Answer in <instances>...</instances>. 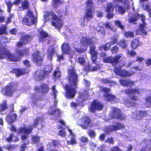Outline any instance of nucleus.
I'll return each instance as SVG.
<instances>
[{
    "label": "nucleus",
    "instance_id": "obj_51",
    "mask_svg": "<svg viewBox=\"0 0 151 151\" xmlns=\"http://www.w3.org/2000/svg\"><path fill=\"white\" fill-rule=\"evenodd\" d=\"M111 45H110V42H107L104 45L102 46L101 47V48H103L104 50L106 51L108 50L109 49Z\"/></svg>",
    "mask_w": 151,
    "mask_h": 151
},
{
    "label": "nucleus",
    "instance_id": "obj_11",
    "mask_svg": "<svg viewBox=\"0 0 151 151\" xmlns=\"http://www.w3.org/2000/svg\"><path fill=\"white\" fill-rule=\"evenodd\" d=\"M110 115L111 117L112 118L121 121L125 120L126 118L125 115L122 113L120 109L116 107L112 109Z\"/></svg>",
    "mask_w": 151,
    "mask_h": 151
},
{
    "label": "nucleus",
    "instance_id": "obj_61",
    "mask_svg": "<svg viewBox=\"0 0 151 151\" xmlns=\"http://www.w3.org/2000/svg\"><path fill=\"white\" fill-rule=\"evenodd\" d=\"M80 141L81 142L86 143L87 142L88 140V139L86 137L82 136L80 139Z\"/></svg>",
    "mask_w": 151,
    "mask_h": 151
},
{
    "label": "nucleus",
    "instance_id": "obj_30",
    "mask_svg": "<svg viewBox=\"0 0 151 151\" xmlns=\"http://www.w3.org/2000/svg\"><path fill=\"white\" fill-rule=\"evenodd\" d=\"M39 40L40 42L45 41V39L48 36V34L42 30L39 32Z\"/></svg>",
    "mask_w": 151,
    "mask_h": 151
},
{
    "label": "nucleus",
    "instance_id": "obj_4",
    "mask_svg": "<svg viewBox=\"0 0 151 151\" xmlns=\"http://www.w3.org/2000/svg\"><path fill=\"white\" fill-rule=\"evenodd\" d=\"M96 47L92 45L90 46L89 52L91 55V59L92 63L96 65V66L92 67L91 64H88L84 67L85 70L88 72H93L101 68V65L100 64H96L97 60L98 59V53L96 50Z\"/></svg>",
    "mask_w": 151,
    "mask_h": 151
},
{
    "label": "nucleus",
    "instance_id": "obj_36",
    "mask_svg": "<svg viewBox=\"0 0 151 151\" xmlns=\"http://www.w3.org/2000/svg\"><path fill=\"white\" fill-rule=\"evenodd\" d=\"M113 1L114 3H123L124 5L127 4L126 7L125 9H129V5L127 0H113Z\"/></svg>",
    "mask_w": 151,
    "mask_h": 151
},
{
    "label": "nucleus",
    "instance_id": "obj_2",
    "mask_svg": "<svg viewBox=\"0 0 151 151\" xmlns=\"http://www.w3.org/2000/svg\"><path fill=\"white\" fill-rule=\"evenodd\" d=\"M17 55L12 53L5 47H0V60L6 59L9 61L17 62L21 60L24 56H28L30 55L29 47L24 48L21 50L16 51Z\"/></svg>",
    "mask_w": 151,
    "mask_h": 151
},
{
    "label": "nucleus",
    "instance_id": "obj_19",
    "mask_svg": "<svg viewBox=\"0 0 151 151\" xmlns=\"http://www.w3.org/2000/svg\"><path fill=\"white\" fill-rule=\"evenodd\" d=\"M114 6L111 3L108 4L106 10L107 13L106 15V18L108 19H110L113 18L114 16L113 13L114 10Z\"/></svg>",
    "mask_w": 151,
    "mask_h": 151
},
{
    "label": "nucleus",
    "instance_id": "obj_63",
    "mask_svg": "<svg viewBox=\"0 0 151 151\" xmlns=\"http://www.w3.org/2000/svg\"><path fill=\"white\" fill-rule=\"evenodd\" d=\"M6 148L7 150L12 151L15 148V145H10L7 146L6 147Z\"/></svg>",
    "mask_w": 151,
    "mask_h": 151
},
{
    "label": "nucleus",
    "instance_id": "obj_64",
    "mask_svg": "<svg viewBox=\"0 0 151 151\" xmlns=\"http://www.w3.org/2000/svg\"><path fill=\"white\" fill-rule=\"evenodd\" d=\"M23 64L26 66L27 67H29L30 66L29 62L28 60L27 59H25L24 60L23 62Z\"/></svg>",
    "mask_w": 151,
    "mask_h": 151
},
{
    "label": "nucleus",
    "instance_id": "obj_46",
    "mask_svg": "<svg viewBox=\"0 0 151 151\" xmlns=\"http://www.w3.org/2000/svg\"><path fill=\"white\" fill-rule=\"evenodd\" d=\"M74 49L76 52L78 53H83L86 51L87 50V47H86L85 48L82 47H75Z\"/></svg>",
    "mask_w": 151,
    "mask_h": 151
},
{
    "label": "nucleus",
    "instance_id": "obj_40",
    "mask_svg": "<svg viewBox=\"0 0 151 151\" xmlns=\"http://www.w3.org/2000/svg\"><path fill=\"white\" fill-rule=\"evenodd\" d=\"M126 40H121L118 43V45L122 48L124 49L127 47V44Z\"/></svg>",
    "mask_w": 151,
    "mask_h": 151
},
{
    "label": "nucleus",
    "instance_id": "obj_21",
    "mask_svg": "<svg viewBox=\"0 0 151 151\" xmlns=\"http://www.w3.org/2000/svg\"><path fill=\"white\" fill-rule=\"evenodd\" d=\"M142 44L143 43L140 42L139 39L136 38L132 39L131 41L130 47L132 50H135Z\"/></svg>",
    "mask_w": 151,
    "mask_h": 151
},
{
    "label": "nucleus",
    "instance_id": "obj_10",
    "mask_svg": "<svg viewBox=\"0 0 151 151\" xmlns=\"http://www.w3.org/2000/svg\"><path fill=\"white\" fill-rule=\"evenodd\" d=\"M33 39V36L25 34L22 36L16 44L17 48L22 47L30 42Z\"/></svg>",
    "mask_w": 151,
    "mask_h": 151
},
{
    "label": "nucleus",
    "instance_id": "obj_33",
    "mask_svg": "<svg viewBox=\"0 0 151 151\" xmlns=\"http://www.w3.org/2000/svg\"><path fill=\"white\" fill-rule=\"evenodd\" d=\"M8 106L7 102L6 100L3 101V102L0 104V112H2L5 110H7Z\"/></svg>",
    "mask_w": 151,
    "mask_h": 151
},
{
    "label": "nucleus",
    "instance_id": "obj_7",
    "mask_svg": "<svg viewBox=\"0 0 151 151\" xmlns=\"http://www.w3.org/2000/svg\"><path fill=\"white\" fill-rule=\"evenodd\" d=\"M125 127V126L123 123L119 122H116L114 124L105 127L104 131L106 134H109L110 133L113 132L123 129Z\"/></svg>",
    "mask_w": 151,
    "mask_h": 151
},
{
    "label": "nucleus",
    "instance_id": "obj_41",
    "mask_svg": "<svg viewBox=\"0 0 151 151\" xmlns=\"http://www.w3.org/2000/svg\"><path fill=\"white\" fill-rule=\"evenodd\" d=\"M7 27L5 25L3 24L0 26V35L6 33Z\"/></svg>",
    "mask_w": 151,
    "mask_h": 151
},
{
    "label": "nucleus",
    "instance_id": "obj_38",
    "mask_svg": "<svg viewBox=\"0 0 151 151\" xmlns=\"http://www.w3.org/2000/svg\"><path fill=\"white\" fill-rule=\"evenodd\" d=\"M52 6L55 8L58 7L60 4H62L63 3L61 0H52Z\"/></svg>",
    "mask_w": 151,
    "mask_h": 151
},
{
    "label": "nucleus",
    "instance_id": "obj_58",
    "mask_svg": "<svg viewBox=\"0 0 151 151\" xmlns=\"http://www.w3.org/2000/svg\"><path fill=\"white\" fill-rule=\"evenodd\" d=\"M114 23L116 25L121 29H123L124 28V26L122 25L121 22L119 20H116Z\"/></svg>",
    "mask_w": 151,
    "mask_h": 151
},
{
    "label": "nucleus",
    "instance_id": "obj_1",
    "mask_svg": "<svg viewBox=\"0 0 151 151\" xmlns=\"http://www.w3.org/2000/svg\"><path fill=\"white\" fill-rule=\"evenodd\" d=\"M68 68V81L69 83L65 84L63 88L65 91L64 96L67 99H73L76 92V89L78 81V76L76 70L73 65L69 66Z\"/></svg>",
    "mask_w": 151,
    "mask_h": 151
},
{
    "label": "nucleus",
    "instance_id": "obj_37",
    "mask_svg": "<svg viewBox=\"0 0 151 151\" xmlns=\"http://www.w3.org/2000/svg\"><path fill=\"white\" fill-rule=\"evenodd\" d=\"M21 6L23 10L29 9V2L27 0H24L22 3Z\"/></svg>",
    "mask_w": 151,
    "mask_h": 151
},
{
    "label": "nucleus",
    "instance_id": "obj_59",
    "mask_svg": "<svg viewBox=\"0 0 151 151\" xmlns=\"http://www.w3.org/2000/svg\"><path fill=\"white\" fill-rule=\"evenodd\" d=\"M119 50V48L116 45L113 47L111 49V51L112 53H116Z\"/></svg>",
    "mask_w": 151,
    "mask_h": 151
},
{
    "label": "nucleus",
    "instance_id": "obj_52",
    "mask_svg": "<svg viewBox=\"0 0 151 151\" xmlns=\"http://www.w3.org/2000/svg\"><path fill=\"white\" fill-rule=\"evenodd\" d=\"M86 7L92 8L93 4L92 0H87L86 2Z\"/></svg>",
    "mask_w": 151,
    "mask_h": 151
},
{
    "label": "nucleus",
    "instance_id": "obj_31",
    "mask_svg": "<svg viewBox=\"0 0 151 151\" xmlns=\"http://www.w3.org/2000/svg\"><path fill=\"white\" fill-rule=\"evenodd\" d=\"M108 101H112L115 100L116 97L115 96L110 93L105 94L104 95Z\"/></svg>",
    "mask_w": 151,
    "mask_h": 151
},
{
    "label": "nucleus",
    "instance_id": "obj_9",
    "mask_svg": "<svg viewBox=\"0 0 151 151\" xmlns=\"http://www.w3.org/2000/svg\"><path fill=\"white\" fill-rule=\"evenodd\" d=\"M103 104L96 99L93 100L90 103L89 107V111L93 113H95L96 111H100L103 108Z\"/></svg>",
    "mask_w": 151,
    "mask_h": 151
},
{
    "label": "nucleus",
    "instance_id": "obj_12",
    "mask_svg": "<svg viewBox=\"0 0 151 151\" xmlns=\"http://www.w3.org/2000/svg\"><path fill=\"white\" fill-rule=\"evenodd\" d=\"M114 73L116 75L122 77H129L134 73L133 71L129 72L125 69H121L119 67L115 66L113 69Z\"/></svg>",
    "mask_w": 151,
    "mask_h": 151
},
{
    "label": "nucleus",
    "instance_id": "obj_53",
    "mask_svg": "<svg viewBox=\"0 0 151 151\" xmlns=\"http://www.w3.org/2000/svg\"><path fill=\"white\" fill-rule=\"evenodd\" d=\"M67 143L68 145H75L77 144V142L76 141L75 138L74 136H73L71 138V140L67 141Z\"/></svg>",
    "mask_w": 151,
    "mask_h": 151
},
{
    "label": "nucleus",
    "instance_id": "obj_43",
    "mask_svg": "<svg viewBox=\"0 0 151 151\" xmlns=\"http://www.w3.org/2000/svg\"><path fill=\"white\" fill-rule=\"evenodd\" d=\"M87 134L91 139H94L96 136L95 132L93 130H89L87 132Z\"/></svg>",
    "mask_w": 151,
    "mask_h": 151
},
{
    "label": "nucleus",
    "instance_id": "obj_42",
    "mask_svg": "<svg viewBox=\"0 0 151 151\" xmlns=\"http://www.w3.org/2000/svg\"><path fill=\"white\" fill-rule=\"evenodd\" d=\"M40 137L37 135L32 136V142L33 143H39L40 142Z\"/></svg>",
    "mask_w": 151,
    "mask_h": 151
},
{
    "label": "nucleus",
    "instance_id": "obj_18",
    "mask_svg": "<svg viewBox=\"0 0 151 151\" xmlns=\"http://www.w3.org/2000/svg\"><path fill=\"white\" fill-rule=\"evenodd\" d=\"M52 69L47 71L44 70H38L36 72L37 78L39 81H42L45 78V76H47L51 73Z\"/></svg>",
    "mask_w": 151,
    "mask_h": 151
},
{
    "label": "nucleus",
    "instance_id": "obj_3",
    "mask_svg": "<svg viewBox=\"0 0 151 151\" xmlns=\"http://www.w3.org/2000/svg\"><path fill=\"white\" fill-rule=\"evenodd\" d=\"M56 12L57 13L58 16L52 11L45 12L43 15L44 19L45 22L48 21L50 19L49 17L50 16L52 19L53 20L51 22L52 25L56 28L60 29L63 24L62 19L63 15L60 14H62V13L60 10Z\"/></svg>",
    "mask_w": 151,
    "mask_h": 151
},
{
    "label": "nucleus",
    "instance_id": "obj_8",
    "mask_svg": "<svg viewBox=\"0 0 151 151\" xmlns=\"http://www.w3.org/2000/svg\"><path fill=\"white\" fill-rule=\"evenodd\" d=\"M80 123L78 125L82 129H87L88 127H91L92 125V120L91 117L88 115L83 116L79 120Z\"/></svg>",
    "mask_w": 151,
    "mask_h": 151
},
{
    "label": "nucleus",
    "instance_id": "obj_39",
    "mask_svg": "<svg viewBox=\"0 0 151 151\" xmlns=\"http://www.w3.org/2000/svg\"><path fill=\"white\" fill-rule=\"evenodd\" d=\"M101 83L103 84L108 83L109 84H113L114 82V81H111L108 78H101L100 80Z\"/></svg>",
    "mask_w": 151,
    "mask_h": 151
},
{
    "label": "nucleus",
    "instance_id": "obj_28",
    "mask_svg": "<svg viewBox=\"0 0 151 151\" xmlns=\"http://www.w3.org/2000/svg\"><path fill=\"white\" fill-rule=\"evenodd\" d=\"M93 17V10L92 8H88L85 12L83 19H91Z\"/></svg>",
    "mask_w": 151,
    "mask_h": 151
},
{
    "label": "nucleus",
    "instance_id": "obj_60",
    "mask_svg": "<svg viewBox=\"0 0 151 151\" xmlns=\"http://www.w3.org/2000/svg\"><path fill=\"white\" fill-rule=\"evenodd\" d=\"M133 50H132L128 51L127 52V54L132 57H133L135 56L136 55V53Z\"/></svg>",
    "mask_w": 151,
    "mask_h": 151
},
{
    "label": "nucleus",
    "instance_id": "obj_5",
    "mask_svg": "<svg viewBox=\"0 0 151 151\" xmlns=\"http://www.w3.org/2000/svg\"><path fill=\"white\" fill-rule=\"evenodd\" d=\"M40 88H39L38 86H35L34 89L37 91H39L40 90L41 93L40 94H38L37 93H35L32 95L31 96V99L35 102L43 100L45 97V94L48 93L50 89L48 86L45 83L41 84Z\"/></svg>",
    "mask_w": 151,
    "mask_h": 151
},
{
    "label": "nucleus",
    "instance_id": "obj_55",
    "mask_svg": "<svg viewBox=\"0 0 151 151\" xmlns=\"http://www.w3.org/2000/svg\"><path fill=\"white\" fill-rule=\"evenodd\" d=\"M78 62L81 65H83L85 63V59L83 57H80L78 59Z\"/></svg>",
    "mask_w": 151,
    "mask_h": 151
},
{
    "label": "nucleus",
    "instance_id": "obj_24",
    "mask_svg": "<svg viewBox=\"0 0 151 151\" xmlns=\"http://www.w3.org/2000/svg\"><path fill=\"white\" fill-rule=\"evenodd\" d=\"M119 82L122 86L126 87L131 86L134 85V82L129 80L121 79L119 80Z\"/></svg>",
    "mask_w": 151,
    "mask_h": 151
},
{
    "label": "nucleus",
    "instance_id": "obj_14",
    "mask_svg": "<svg viewBox=\"0 0 151 151\" xmlns=\"http://www.w3.org/2000/svg\"><path fill=\"white\" fill-rule=\"evenodd\" d=\"M121 57L122 55L121 54L117 55L114 57L110 56L105 58L104 61L105 63L113 64L115 66L119 63L120 61L119 59Z\"/></svg>",
    "mask_w": 151,
    "mask_h": 151
},
{
    "label": "nucleus",
    "instance_id": "obj_26",
    "mask_svg": "<svg viewBox=\"0 0 151 151\" xmlns=\"http://www.w3.org/2000/svg\"><path fill=\"white\" fill-rule=\"evenodd\" d=\"M22 0H15L12 3L10 1H9L6 2L7 7V11L8 12H10L11 10L12 6L13 4L16 5H18L20 4Z\"/></svg>",
    "mask_w": 151,
    "mask_h": 151
},
{
    "label": "nucleus",
    "instance_id": "obj_35",
    "mask_svg": "<svg viewBox=\"0 0 151 151\" xmlns=\"http://www.w3.org/2000/svg\"><path fill=\"white\" fill-rule=\"evenodd\" d=\"M55 52V49L53 47H52L51 49L49 48L47 51V57L48 59L50 60L52 59V58L53 57Z\"/></svg>",
    "mask_w": 151,
    "mask_h": 151
},
{
    "label": "nucleus",
    "instance_id": "obj_15",
    "mask_svg": "<svg viewBox=\"0 0 151 151\" xmlns=\"http://www.w3.org/2000/svg\"><path fill=\"white\" fill-rule=\"evenodd\" d=\"M140 17L143 23L139 24V28L137 30L136 32L138 34L146 35H147V32L144 29L146 24L145 22V16L143 15H140Z\"/></svg>",
    "mask_w": 151,
    "mask_h": 151
},
{
    "label": "nucleus",
    "instance_id": "obj_50",
    "mask_svg": "<svg viewBox=\"0 0 151 151\" xmlns=\"http://www.w3.org/2000/svg\"><path fill=\"white\" fill-rule=\"evenodd\" d=\"M116 7L118 8V10L120 14H122L125 13V11L123 6L118 5L116 6Z\"/></svg>",
    "mask_w": 151,
    "mask_h": 151
},
{
    "label": "nucleus",
    "instance_id": "obj_16",
    "mask_svg": "<svg viewBox=\"0 0 151 151\" xmlns=\"http://www.w3.org/2000/svg\"><path fill=\"white\" fill-rule=\"evenodd\" d=\"M33 61L37 64H41L42 63L44 56L41 55L40 51L36 50L32 54Z\"/></svg>",
    "mask_w": 151,
    "mask_h": 151
},
{
    "label": "nucleus",
    "instance_id": "obj_17",
    "mask_svg": "<svg viewBox=\"0 0 151 151\" xmlns=\"http://www.w3.org/2000/svg\"><path fill=\"white\" fill-rule=\"evenodd\" d=\"M43 121L42 116L37 117L36 119H34L33 124L29 125L28 127H27L28 128H25V131L28 133L32 132L33 128L37 127L39 124V122Z\"/></svg>",
    "mask_w": 151,
    "mask_h": 151
},
{
    "label": "nucleus",
    "instance_id": "obj_32",
    "mask_svg": "<svg viewBox=\"0 0 151 151\" xmlns=\"http://www.w3.org/2000/svg\"><path fill=\"white\" fill-rule=\"evenodd\" d=\"M140 17V15L138 14H135L133 17H132L129 19V22L136 24V21Z\"/></svg>",
    "mask_w": 151,
    "mask_h": 151
},
{
    "label": "nucleus",
    "instance_id": "obj_57",
    "mask_svg": "<svg viewBox=\"0 0 151 151\" xmlns=\"http://www.w3.org/2000/svg\"><path fill=\"white\" fill-rule=\"evenodd\" d=\"M14 135L12 133L9 134V137L6 138L5 140L8 142H11L13 141L12 139L13 137H14Z\"/></svg>",
    "mask_w": 151,
    "mask_h": 151
},
{
    "label": "nucleus",
    "instance_id": "obj_48",
    "mask_svg": "<svg viewBox=\"0 0 151 151\" xmlns=\"http://www.w3.org/2000/svg\"><path fill=\"white\" fill-rule=\"evenodd\" d=\"M61 76L60 71L59 70H54L53 74V77L56 79L59 78Z\"/></svg>",
    "mask_w": 151,
    "mask_h": 151
},
{
    "label": "nucleus",
    "instance_id": "obj_49",
    "mask_svg": "<svg viewBox=\"0 0 151 151\" xmlns=\"http://www.w3.org/2000/svg\"><path fill=\"white\" fill-rule=\"evenodd\" d=\"M26 14L29 17H30L32 19H33L34 18L36 19V20H37V18L36 17H35L34 15L33 12L31 11L29 9L27 11L26 13Z\"/></svg>",
    "mask_w": 151,
    "mask_h": 151
},
{
    "label": "nucleus",
    "instance_id": "obj_23",
    "mask_svg": "<svg viewBox=\"0 0 151 151\" xmlns=\"http://www.w3.org/2000/svg\"><path fill=\"white\" fill-rule=\"evenodd\" d=\"M25 128H28L26 127H22L20 128L18 130V132L19 134L24 133V134H22L21 136L22 139L23 140H24L28 137V135L30 133H31L32 132L28 133L25 131Z\"/></svg>",
    "mask_w": 151,
    "mask_h": 151
},
{
    "label": "nucleus",
    "instance_id": "obj_6",
    "mask_svg": "<svg viewBox=\"0 0 151 151\" xmlns=\"http://www.w3.org/2000/svg\"><path fill=\"white\" fill-rule=\"evenodd\" d=\"M16 85L14 83L10 82L2 88L1 92L6 96H12L14 91L16 90Z\"/></svg>",
    "mask_w": 151,
    "mask_h": 151
},
{
    "label": "nucleus",
    "instance_id": "obj_45",
    "mask_svg": "<svg viewBox=\"0 0 151 151\" xmlns=\"http://www.w3.org/2000/svg\"><path fill=\"white\" fill-rule=\"evenodd\" d=\"M151 150V147L148 144H146L142 147L139 151H150Z\"/></svg>",
    "mask_w": 151,
    "mask_h": 151
},
{
    "label": "nucleus",
    "instance_id": "obj_22",
    "mask_svg": "<svg viewBox=\"0 0 151 151\" xmlns=\"http://www.w3.org/2000/svg\"><path fill=\"white\" fill-rule=\"evenodd\" d=\"M34 18L29 20V19L26 17H24L22 19V23L27 26H31L33 24H36L37 23V21L36 19Z\"/></svg>",
    "mask_w": 151,
    "mask_h": 151
},
{
    "label": "nucleus",
    "instance_id": "obj_47",
    "mask_svg": "<svg viewBox=\"0 0 151 151\" xmlns=\"http://www.w3.org/2000/svg\"><path fill=\"white\" fill-rule=\"evenodd\" d=\"M105 142L111 145H114V138L112 137H108L105 140Z\"/></svg>",
    "mask_w": 151,
    "mask_h": 151
},
{
    "label": "nucleus",
    "instance_id": "obj_34",
    "mask_svg": "<svg viewBox=\"0 0 151 151\" xmlns=\"http://www.w3.org/2000/svg\"><path fill=\"white\" fill-rule=\"evenodd\" d=\"M142 7L144 10H147L149 17L151 18V6L150 7L149 4H143L142 5Z\"/></svg>",
    "mask_w": 151,
    "mask_h": 151
},
{
    "label": "nucleus",
    "instance_id": "obj_20",
    "mask_svg": "<svg viewBox=\"0 0 151 151\" xmlns=\"http://www.w3.org/2000/svg\"><path fill=\"white\" fill-rule=\"evenodd\" d=\"M80 43L82 45L87 47L88 45H93V41L92 38L87 36H84L81 38Z\"/></svg>",
    "mask_w": 151,
    "mask_h": 151
},
{
    "label": "nucleus",
    "instance_id": "obj_29",
    "mask_svg": "<svg viewBox=\"0 0 151 151\" xmlns=\"http://www.w3.org/2000/svg\"><path fill=\"white\" fill-rule=\"evenodd\" d=\"M17 116L15 114H8L6 117V120L10 124L13 123L16 120Z\"/></svg>",
    "mask_w": 151,
    "mask_h": 151
},
{
    "label": "nucleus",
    "instance_id": "obj_62",
    "mask_svg": "<svg viewBox=\"0 0 151 151\" xmlns=\"http://www.w3.org/2000/svg\"><path fill=\"white\" fill-rule=\"evenodd\" d=\"M111 151H123L118 146H114L111 149Z\"/></svg>",
    "mask_w": 151,
    "mask_h": 151
},
{
    "label": "nucleus",
    "instance_id": "obj_13",
    "mask_svg": "<svg viewBox=\"0 0 151 151\" xmlns=\"http://www.w3.org/2000/svg\"><path fill=\"white\" fill-rule=\"evenodd\" d=\"M61 49L63 54L68 55L72 58L75 54V52L73 50L68 43L64 42L61 45Z\"/></svg>",
    "mask_w": 151,
    "mask_h": 151
},
{
    "label": "nucleus",
    "instance_id": "obj_54",
    "mask_svg": "<svg viewBox=\"0 0 151 151\" xmlns=\"http://www.w3.org/2000/svg\"><path fill=\"white\" fill-rule=\"evenodd\" d=\"M138 115L141 117H143L147 116V111H139Z\"/></svg>",
    "mask_w": 151,
    "mask_h": 151
},
{
    "label": "nucleus",
    "instance_id": "obj_27",
    "mask_svg": "<svg viewBox=\"0 0 151 151\" xmlns=\"http://www.w3.org/2000/svg\"><path fill=\"white\" fill-rule=\"evenodd\" d=\"M125 93L127 95L129 94H139L140 92L139 90L137 88H128L125 91Z\"/></svg>",
    "mask_w": 151,
    "mask_h": 151
},
{
    "label": "nucleus",
    "instance_id": "obj_44",
    "mask_svg": "<svg viewBox=\"0 0 151 151\" xmlns=\"http://www.w3.org/2000/svg\"><path fill=\"white\" fill-rule=\"evenodd\" d=\"M124 35L127 38H133L134 37V32L132 31L125 32L124 33Z\"/></svg>",
    "mask_w": 151,
    "mask_h": 151
},
{
    "label": "nucleus",
    "instance_id": "obj_56",
    "mask_svg": "<svg viewBox=\"0 0 151 151\" xmlns=\"http://www.w3.org/2000/svg\"><path fill=\"white\" fill-rule=\"evenodd\" d=\"M100 91L106 94L109 93L110 92L111 90L110 89L106 87H103L101 89Z\"/></svg>",
    "mask_w": 151,
    "mask_h": 151
},
{
    "label": "nucleus",
    "instance_id": "obj_25",
    "mask_svg": "<svg viewBox=\"0 0 151 151\" xmlns=\"http://www.w3.org/2000/svg\"><path fill=\"white\" fill-rule=\"evenodd\" d=\"M10 72L15 73L17 76H19L25 73L26 70L25 68H15L13 69Z\"/></svg>",
    "mask_w": 151,
    "mask_h": 151
}]
</instances>
